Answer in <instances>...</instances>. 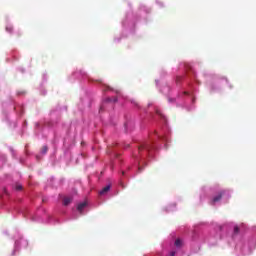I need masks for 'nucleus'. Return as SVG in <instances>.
<instances>
[{"mask_svg":"<svg viewBox=\"0 0 256 256\" xmlns=\"http://www.w3.org/2000/svg\"><path fill=\"white\" fill-rule=\"evenodd\" d=\"M224 194H225V191H221L217 196H215L212 199V203H217V202L221 201V199L223 198Z\"/></svg>","mask_w":256,"mask_h":256,"instance_id":"f257e3e1","label":"nucleus"},{"mask_svg":"<svg viewBox=\"0 0 256 256\" xmlns=\"http://www.w3.org/2000/svg\"><path fill=\"white\" fill-rule=\"evenodd\" d=\"M86 207H87V202H82L78 204L77 211H79V213H83V209H85Z\"/></svg>","mask_w":256,"mask_h":256,"instance_id":"f03ea898","label":"nucleus"},{"mask_svg":"<svg viewBox=\"0 0 256 256\" xmlns=\"http://www.w3.org/2000/svg\"><path fill=\"white\" fill-rule=\"evenodd\" d=\"M111 189V185L105 186L101 191L100 195H105V193H108V191Z\"/></svg>","mask_w":256,"mask_h":256,"instance_id":"7ed1b4c3","label":"nucleus"},{"mask_svg":"<svg viewBox=\"0 0 256 256\" xmlns=\"http://www.w3.org/2000/svg\"><path fill=\"white\" fill-rule=\"evenodd\" d=\"M72 201H73L72 198L65 197V198L63 199V205H64L65 207H67V205H69Z\"/></svg>","mask_w":256,"mask_h":256,"instance_id":"20e7f679","label":"nucleus"},{"mask_svg":"<svg viewBox=\"0 0 256 256\" xmlns=\"http://www.w3.org/2000/svg\"><path fill=\"white\" fill-rule=\"evenodd\" d=\"M175 247H183V241L181 239H176L174 242Z\"/></svg>","mask_w":256,"mask_h":256,"instance_id":"39448f33","label":"nucleus"},{"mask_svg":"<svg viewBox=\"0 0 256 256\" xmlns=\"http://www.w3.org/2000/svg\"><path fill=\"white\" fill-rule=\"evenodd\" d=\"M239 226H234V230H233V236L235 237V235H239Z\"/></svg>","mask_w":256,"mask_h":256,"instance_id":"423d86ee","label":"nucleus"},{"mask_svg":"<svg viewBox=\"0 0 256 256\" xmlns=\"http://www.w3.org/2000/svg\"><path fill=\"white\" fill-rule=\"evenodd\" d=\"M48 151H49V147H47V146L42 147V154L43 155H46Z\"/></svg>","mask_w":256,"mask_h":256,"instance_id":"0eeeda50","label":"nucleus"},{"mask_svg":"<svg viewBox=\"0 0 256 256\" xmlns=\"http://www.w3.org/2000/svg\"><path fill=\"white\" fill-rule=\"evenodd\" d=\"M142 149H146L147 151H149V149H150L149 144H145V145L141 146L139 148V151H142Z\"/></svg>","mask_w":256,"mask_h":256,"instance_id":"6e6552de","label":"nucleus"},{"mask_svg":"<svg viewBox=\"0 0 256 256\" xmlns=\"http://www.w3.org/2000/svg\"><path fill=\"white\" fill-rule=\"evenodd\" d=\"M22 189H23V186L21 184H16L15 186L16 191H22Z\"/></svg>","mask_w":256,"mask_h":256,"instance_id":"1a4fd4ad","label":"nucleus"},{"mask_svg":"<svg viewBox=\"0 0 256 256\" xmlns=\"http://www.w3.org/2000/svg\"><path fill=\"white\" fill-rule=\"evenodd\" d=\"M169 256H175V252H171Z\"/></svg>","mask_w":256,"mask_h":256,"instance_id":"9d476101","label":"nucleus"},{"mask_svg":"<svg viewBox=\"0 0 256 256\" xmlns=\"http://www.w3.org/2000/svg\"><path fill=\"white\" fill-rule=\"evenodd\" d=\"M113 102H114V103H117V98H114V99H113Z\"/></svg>","mask_w":256,"mask_h":256,"instance_id":"9b49d317","label":"nucleus"},{"mask_svg":"<svg viewBox=\"0 0 256 256\" xmlns=\"http://www.w3.org/2000/svg\"><path fill=\"white\" fill-rule=\"evenodd\" d=\"M4 193L7 195V189L4 188Z\"/></svg>","mask_w":256,"mask_h":256,"instance_id":"f8f14e48","label":"nucleus"},{"mask_svg":"<svg viewBox=\"0 0 256 256\" xmlns=\"http://www.w3.org/2000/svg\"><path fill=\"white\" fill-rule=\"evenodd\" d=\"M107 101H113V100H111V98H108Z\"/></svg>","mask_w":256,"mask_h":256,"instance_id":"ddd939ff","label":"nucleus"},{"mask_svg":"<svg viewBox=\"0 0 256 256\" xmlns=\"http://www.w3.org/2000/svg\"><path fill=\"white\" fill-rule=\"evenodd\" d=\"M138 171H141V168H138Z\"/></svg>","mask_w":256,"mask_h":256,"instance_id":"4468645a","label":"nucleus"}]
</instances>
